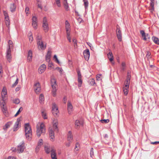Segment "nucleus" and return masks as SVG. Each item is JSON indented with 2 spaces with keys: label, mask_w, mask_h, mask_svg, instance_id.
Returning a JSON list of instances; mask_svg holds the SVG:
<instances>
[{
  "label": "nucleus",
  "mask_w": 159,
  "mask_h": 159,
  "mask_svg": "<svg viewBox=\"0 0 159 159\" xmlns=\"http://www.w3.org/2000/svg\"><path fill=\"white\" fill-rule=\"evenodd\" d=\"M58 122L57 120H54L53 121V128L50 127L49 129V132L50 137L51 139L53 140L54 138V131H58L57 127Z\"/></svg>",
  "instance_id": "obj_1"
},
{
  "label": "nucleus",
  "mask_w": 159,
  "mask_h": 159,
  "mask_svg": "<svg viewBox=\"0 0 159 159\" xmlns=\"http://www.w3.org/2000/svg\"><path fill=\"white\" fill-rule=\"evenodd\" d=\"M36 134L38 137H39L42 134L44 133L45 131V126L43 123L39 122L36 125Z\"/></svg>",
  "instance_id": "obj_2"
},
{
  "label": "nucleus",
  "mask_w": 159,
  "mask_h": 159,
  "mask_svg": "<svg viewBox=\"0 0 159 159\" xmlns=\"http://www.w3.org/2000/svg\"><path fill=\"white\" fill-rule=\"evenodd\" d=\"M25 132L26 138L30 140L32 136V130L29 123H26L25 125Z\"/></svg>",
  "instance_id": "obj_3"
},
{
  "label": "nucleus",
  "mask_w": 159,
  "mask_h": 159,
  "mask_svg": "<svg viewBox=\"0 0 159 159\" xmlns=\"http://www.w3.org/2000/svg\"><path fill=\"white\" fill-rule=\"evenodd\" d=\"M44 149L45 152L47 153H49L50 152H51V157L52 159H57L56 151L52 147H50L49 146H45L44 147Z\"/></svg>",
  "instance_id": "obj_4"
},
{
  "label": "nucleus",
  "mask_w": 159,
  "mask_h": 159,
  "mask_svg": "<svg viewBox=\"0 0 159 159\" xmlns=\"http://www.w3.org/2000/svg\"><path fill=\"white\" fill-rule=\"evenodd\" d=\"M51 86L52 87V92L53 96L55 97L56 95V92L57 90V85L56 81L54 79H52L51 80Z\"/></svg>",
  "instance_id": "obj_5"
},
{
  "label": "nucleus",
  "mask_w": 159,
  "mask_h": 159,
  "mask_svg": "<svg viewBox=\"0 0 159 159\" xmlns=\"http://www.w3.org/2000/svg\"><path fill=\"white\" fill-rule=\"evenodd\" d=\"M25 143L24 142L22 141L17 146L16 150L19 153H22L23 152L25 148Z\"/></svg>",
  "instance_id": "obj_6"
},
{
  "label": "nucleus",
  "mask_w": 159,
  "mask_h": 159,
  "mask_svg": "<svg viewBox=\"0 0 159 159\" xmlns=\"http://www.w3.org/2000/svg\"><path fill=\"white\" fill-rule=\"evenodd\" d=\"M52 113L54 116H57L59 113V111L58 110V107L55 103H52Z\"/></svg>",
  "instance_id": "obj_7"
},
{
  "label": "nucleus",
  "mask_w": 159,
  "mask_h": 159,
  "mask_svg": "<svg viewBox=\"0 0 159 159\" xmlns=\"http://www.w3.org/2000/svg\"><path fill=\"white\" fill-rule=\"evenodd\" d=\"M43 27L45 32H47L48 31V26L47 22V20L45 17L43 18Z\"/></svg>",
  "instance_id": "obj_8"
},
{
  "label": "nucleus",
  "mask_w": 159,
  "mask_h": 159,
  "mask_svg": "<svg viewBox=\"0 0 159 159\" xmlns=\"http://www.w3.org/2000/svg\"><path fill=\"white\" fill-rule=\"evenodd\" d=\"M34 89L36 94H39L41 92V88L39 82H38L34 85Z\"/></svg>",
  "instance_id": "obj_9"
},
{
  "label": "nucleus",
  "mask_w": 159,
  "mask_h": 159,
  "mask_svg": "<svg viewBox=\"0 0 159 159\" xmlns=\"http://www.w3.org/2000/svg\"><path fill=\"white\" fill-rule=\"evenodd\" d=\"M116 33L118 40L119 41H121L122 40L121 32L118 25L116 27Z\"/></svg>",
  "instance_id": "obj_10"
},
{
  "label": "nucleus",
  "mask_w": 159,
  "mask_h": 159,
  "mask_svg": "<svg viewBox=\"0 0 159 159\" xmlns=\"http://www.w3.org/2000/svg\"><path fill=\"white\" fill-rule=\"evenodd\" d=\"M22 119V118L21 117H20L17 119V121L16 122L13 128L14 131L17 130L18 129L19 127L20 126V125L19 124Z\"/></svg>",
  "instance_id": "obj_11"
},
{
  "label": "nucleus",
  "mask_w": 159,
  "mask_h": 159,
  "mask_svg": "<svg viewBox=\"0 0 159 159\" xmlns=\"http://www.w3.org/2000/svg\"><path fill=\"white\" fill-rule=\"evenodd\" d=\"M7 95V89L5 87H3L2 93V100L6 101L7 99V97L6 96Z\"/></svg>",
  "instance_id": "obj_12"
},
{
  "label": "nucleus",
  "mask_w": 159,
  "mask_h": 159,
  "mask_svg": "<svg viewBox=\"0 0 159 159\" xmlns=\"http://www.w3.org/2000/svg\"><path fill=\"white\" fill-rule=\"evenodd\" d=\"M12 47V46H10L9 48H8L7 52L6 57L7 61L9 62H11V58L10 49Z\"/></svg>",
  "instance_id": "obj_13"
},
{
  "label": "nucleus",
  "mask_w": 159,
  "mask_h": 159,
  "mask_svg": "<svg viewBox=\"0 0 159 159\" xmlns=\"http://www.w3.org/2000/svg\"><path fill=\"white\" fill-rule=\"evenodd\" d=\"M140 33L142 35L143 39V40L146 41L150 38L149 34H145L143 30H140Z\"/></svg>",
  "instance_id": "obj_14"
},
{
  "label": "nucleus",
  "mask_w": 159,
  "mask_h": 159,
  "mask_svg": "<svg viewBox=\"0 0 159 159\" xmlns=\"http://www.w3.org/2000/svg\"><path fill=\"white\" fill-rule=\"evenodd\" d=\"M32 25L34 29L37 28V19L35 16H33L32 18Z\"/></svg>",
  "instance_id": "obj_15"
},
{
  "label": "nucleus",
  "mask_w": 159,
  "mask_h": 159,
  "mask_svg": "<svg viewBox=\"0 0 159 159\" xmlns=\"http://www.w3.org/2000/svg\"><path fill=\"white\" fill-rule=\"evenodd\" d=\"M83 54L85 60H88L90 56V52L89 50L87 49L84 50L83 52Z\"/></svg>",
  "instance_id": "obj_16"
},
{
  "label": "nucleus",
  "mask_w": 159,
  "mask_h": 159,
  "mask_svg": "<svg viewBox=\"0 0 159 159\" xmlns=\"http://www.w3.org/2000/svg\"><path fill=\"white\" fill-rule=\"evenodd\" d=\"M37 45L38 46V48L40 49L44 50L46 48V45H44L43 44V41H39L37 42Z\"/></svg>",
  "instance_id": "obj_17"
},
{
  "label": "nucleus",
  "mask_w": 159,
  "mask_h": 159,
  "mask_svg": "<svg viewBox=\"0 0 159 159\" xmlns=\"http://www.w3.org/2000/svg\"><path fill=\"white\" fill-rule=\"evenodd\" d=\"M46 67V66L44 64H43L41 65L38 69V72L40 74H42L44 72Z\"/></svg>",
  "instance_id": "obj_18"
},
{
  "label": "nucleus",
  "mask_w": 159,
  "mask_h": 159,
  "mask_svg": "<svg viewBox=\"0 0 159 159\" xmlns=\"http://www.w3.org/2000/svg\"><path fill=\"white\" fill-rule=\"evenodd\" d=\"M83 121L81 120H76L75 121V127L76 129L79 128L80 125L83 124Z\"/></svg>",
  "instance_id": "obj_19"
},
{
  "label": "nucleus",
  "mask_w": 159,
  "mask_h": 159,
  "mask_svg": "<svg viewBox=\"0 0 159 159\" xmlns=\"http://www.w3.org/2000/svg\"><path fill=\"white\" fill-rule=\"evenodd\" d=\"M67 140L68 142H72L73 140V137L71 131L68 132L67 134Z\"/></svg>",
  "instance_id": "obj_20"
},
{
  "label": "nucleus",
  "mask_w": 159,
  "mask_h": 159,
  "mask_svg": "<svg viewBox=\"0 0 159 159\" xmlns=\"http://www.w3.org/2000/svg\"><path fill=\"white\" fill-rule=\"evenodd\" d=\"M73 107L70 102H68L67 103V109L69 114H71L72 111Z\"/></svg>",
  "instance_id": "obj_21"
},
{
  "label": "nucleus",
  "mask_w": 159,
  "mask_h": 159,
  "mask_svg": "<svg viewBox=\"0 0 159 159\" xmlns=\"http://www.w3.org/2000/svg\"><path fill=\"white\" fill-rule=\"evenodd\" d=\"M109 52L107 54L108 57L111 62H112L113 60V57L111 51L110 49H108Z\"/></svg>",
  "instance_id": "obj_22"
},
{
  "label": "nucleus",
  "mask_w": 159,
  "mask_h": 159,
  "mask_svg": "<svg viewBox=\"0 0 159 159\" xmlns=\"http://www.w3.org/2000/svg\"><path fill=\"white\" fill-rule=\"evenodd\" d=\"M12 124V122L9 121L7 122L3 127V129L5 131H6L8 128Z\"/></svg>",
  "instance_id": "obj_23"
},
{
  "label": "nucleus",
  "mask_w": 159,
  "mask_h": 159,
  "mask_svg": "<svg viewBox=\"0 0 159 159\" xmlns=\"http://www.w3.org/2000/svg\"><path fill=\"white\" fill-rule=\"evenodd\" d=\"M51 52L50 51H48L47 54L46 56V60L47 62H49L50 61Z\"/></svg>",
  "instance_id": "obj_24"
},
{
  "label": "nucleus",
  "mask_w": 159,
  "mask_h": 159,
  "mask_svg": "<svg viewBox=\"0 0 159 159\" xmlns=\"http://www.w3.org/2000/svg\"><path fill=\"white\" fill-rule=\"evenodd\" d=\"M154 0H151V2L150 3V10H151V11L152 12L154 10Z\"/></svg>",
  "instance_id": "obj_25"
},
{
  "label": "nucleus",
  "mask_w": 159,
  "mask_h": 159,
  "mask_svg": "<svg viewBox=\"0 0 159 159\" xmlns=\"http://www.w3.org/2000/svg\"><path fill=\"white\" fill-rule=\"evenodd\" d=\"M66 30V31H70V26L69 23L67 20L65 22Z\"/></svg>",
  "instance_id": "obj_26"
},
{
  "label": "nucleus",
  "mask_w": 159,
  "mask_h": 159,
  "mask_svg": "<svg viewBox=\"0 0 159 159\" xmlns=\"http://www.w3.org/2000/svg\"><path fill=\"white\" fill-rule=\"evenodd\" d=\"M129 87L127 86L126 87H125V86H124L123 88V91L124 92V94L125 95H126L128 93L129 90Z\"/></svg>",
  "instance_id": "obj_27"
},
{
  "label": "nucleus",
  "mask_w": 159,
  "mask_h": 159,
  "mask_svg": "<svg viewBox=\"0 0 159 159\" xmlns=\"http://www.w3.org/2000/svg\"><path fill=\"white\" fill-rule=\"evenodd\" d=\"M5 21L6 24L7 26H8L10 24V21L9 17L8 16H6L5 14Z\"/></svg>",
  "instance_id": "obj_28"
},
{
  "label": "nucleus",
  "mask_w": 159,
  "mask_h": 159,
  "mask_svg": "<svg viewBox=\"0 0 159 159\" xmlns=\"http://www.w3.org/2000/svg\"><path fill=\"white\" fill-rule=\"evenodd\" d=\"M43 144V140L42 139H40L39 140L37 146L36 148V150H37L39 149L41 145Z\"/></svg>",
  "instance_id": "obj_29"
},
{
  "label": "nucleus",
  "mask_w": 159,
  "mask_h": 159,
  "mask_svg": "<svg viewBox=\"0 0 159 159\" xmlns=\"http://www.w3.org/2000/svg\"><path fill=\"white\" fill-rule=\"evenodd\" d=\"M16 6L15 5L14 3H12L11 4L10 6V9L11 12H14L16 9Z\"/></svg>",
  "instance_id": "obj_30"
},
{
  "label": "nucleus",
  "mask_w": 159,
  "mask_h": 159,
  "mask_svg": "<svg viewBox=\"0 0 159 159\" xmlns=\"http://www.w3.org/2000/svg\"><path fill=\"white\" fill-rule=\"evenodd\" d=\"M2 102H0V104L2 108V111H5L6 110V108L5 107V105L6 104L5 101L2 100Z\"/></svg>",
  "instance_id": "obj_31"
},
{
  "label": "nucleus",
  "mask_w": 159,
  "mask_h": 159,
  "mask_svg": "<svg viewBox=\"0 0 159 159\" xmlns=\"http://www.w3.org/2000/svg\"><path fill=\"white\" fill-rule=\"evenodd\" d=\"M28 36L29 37V41L31 42L33 40V37L32 36V34L31 31H30L28 33Z\"/></svg>",
  "instance_id": "obj_32"
},
{
  "label": "nucleus",
  "mask_w": 159,
  "mask_h": 159,
  "mask_svg": "<svg viewBox=\"0 0 159 159\" xmlns=\"http://www.w3.org/2000/svg\"><path fill=\"white\" fill-rule=\"evenodd\" d=\"M152 39L156 44L159 45V40L158 38L153 37H152Z\"/></svg>",
  "instance_id": "obj_33"
},
{
  "label": "nucleus",
  "mask_w": 159,
  "mask_h": 159,
  "mask_svg": "<svg viewBox=\"0 0 159 159\" xmlns=\"http://www.w3.org/2000/svg\"><path fill=\"white\" fill-rule=\"evenodd\" d=\"M130 79H126L125 82V83L126 84L125 85V86L126 87L127 86L129 87L130 84Z\"/></svg>",
  "instance_id": "obj_34"
},
{
  "label": "nucleus",
  "mask_w": 159,
  "mask_h": 159,
  "mask_svg": "<svg viewBox=\"0 0 159 159\" xmlns=\"http://www.w3.org/2000/svg\"><path fill=\"white\" fill-rule=\"evenodd\" d=\"M44 100V97L43 95L42 94H40L39 97V102H41Z\"/></svg>",
  "instance_id": "obj_35"
},
{
  "label": "nucleus",
  "mask_w": 159,
  "mask_h": 159,
  "mask_svg": "<svg viewBox=\"0 0 159 159\" xmlns=\"http://www.w3.org/2000/svg\"><path fill=\"white\" fill-rule=\"evenodd\" d=\"M122 67L121 71H124L125 69L126 64L125 62H122L121 64Z\"/></svg>",
  "instance_id": "obj_36"
},
{
  "label": "nucleus",
  "mask_w": 159,
  "mask_h": 159,
  "mask_svg": "<svg viewBox=\"0 0 159 159\" xmlns=\"http://www.w3.org/2000/svg\"><path fill=\"white\" fill-rule=\"evenodd\" d=\"M82 77L78 78V81L79 82V84L78 86L79 87H80L81 86V84L82 83V81L81 79Z\"/></svg>",
  "instance_id": "obj_37"
},
{
  "label": "nucleus",
  "mask_w": 159,
  "mask_h": 159,
  "mask_svg": "<svg viewBox=\"0 0 159 159\" xmlns=\"http://www.w3.org/2000/svg\"><path fill=\"white\" fill-rule=\"evenodd\" d=\"M73 42L74 43V46L75 48H77V41L75 39H73Z\"/></svg>",
  "instance_id": "obj_38"
},
{
  "label": "nucleus",
  "mask_w": 159,
  "mask_h": 159,
  "mask_svg": "<svg viewBox=\"0 0 159 159\" xmlns=\"http://www.w3.org/2000/svg\"><path fill=\"white\" fill-rule=\"evenodd\" d=\"M42 38L41 36L39 35H38L36 37V39H37V42H38L39 41H42Z\"/></svg>",
  "instance_id": "obj_39"
},
{
  "label": "nucleus",
  "mask_w": 159,
  "mask_h": 159,
  "mask_svg": "<svg viewBox=\"0 0 159 159\" xmlns=\"http://www.w3.org/2000/svg\"><path fill=\"white\" fill-rule=\"evenodd\" d=\"M83 2H84L85 8H86L88 7V2L87 0H83Z\"/></svg>",
  "instance_id": "obj_40"
},
{
  "label": "nucleus",
  "mask_w": 159,
  "mask_h": 159,
  "mask_svg": "<svg viewBox=\"0 0 159 159\" xmlns=\"http://www.w3.org/2000/svg\"><path fill=\"white\" fill-rule=\"evenodd\" d=\"M55 3L58 7H60L61 6L60 0H55Z\"/></svg>",
  "instance_id": "obj_41"
},
{
  "label": "nucleus",
  "mask_w": 159,
  "mask_h": 159,
  "mask_svg": "<svg viewBox=\"0 0 159 159\" xmlns=\"http://www.w3.org/2000/svg\"><path fill=\"white\" fill-rule=\"evenodd\" d=\"M13 102L14 103L18 104L20 103V100L18 98H16L14 100Z\"/></svg>",
  "instance_id": "obj_42"
},
{
  "label": "nucleus",
  "mask_w": 159,
  "mask_h": 159,
  "mask_svg": "<svg viewBox=\"0 0 159 159\" xmlns=\"http://www.w3.org/2000/svg\"><path fill=\"white\" fill-rule=\"evenodd\" d=\"M64 8L66 11H69L70 10V8L68 6V4L64 5Z\"/></svg>",
  "instance_id": "obj_43"
},
{
  "label": "nucleus",
  "mask_w": 159,
  "mask_h": 159,
  "mask_svg": "<svg viewBox=\"0 0 159 159\" xmlns=\"http://www.w3.org/2000/svg\"><path fill=\"white\" fill-rule=\"evenodd\" d=\"M42 115L44 119H47L46 114L44 111L42 112Z\"/></svg>",
  "instance_id": "obj_44"
},
{
  "label": "nucleus",
  "mask_w": 159,
  "mask_h": 159,
  "mask_svg": "<svg viewBox=\"0 0 159 159\" xmlns=\"http://www.w3.org/2000/svg\"><path fill=\"white\" fill-rule=\"evenodd\" d=\"M100 121L102 123H107L109 122V119L102 120Z\"/></svg>",
  "instance_id": "obj_45"
},
{
  "label": "nucleus",
  "mask_w": 159,
  "mask_h": 159,
  "mask_svg": "<svg viewBox=\"0 0 159 159\" xmlns=\"http://www.w3.org/2000/svg\"><path fill=\"white\" fill-rule=\"evenodd\" d=\"M48 62V68H50L51 69L52 68V66L53 65V64L52 63V62H51L50 61L49 62Z\"/></svg>",
  "instance_id": "obj_46"
},
{
  "label": "nucleus",
  "mask_w": 159,
  "mask_h": 159,
  "mask_svg": "<svg viewBox=\"0 0 159 159\" xmlns=\"http://www.w3.org/2000/svg\"><path fill=\"white\" fill-rule=\"evenodd\" d=\"M32 52L31 50H30L28 51L27 57H32Z\"/></svg>",
  "instance_id": "obj_47"
},
{
  "label": "nucleus",
  "mask_w": 159,
  "mask_h": 159,
  "mask_svg": "<svg viewBox=\"0 0 159 159\" xmlns=\"http://www.w3.org/2000/svg\"><path fill=\"white\" fill-rule=\"evenodd\" d=\"M20 110H21V111H22V107H20V108L19 109L17 113L15 115V116H15L16 117V116H17L19 114V113H20Z\"/></svg>",
  "instance_id": "obj_48"
},
{
  "label": "nucleus",
  "mask_w": 159,
  "mask_h": 159,
  "mask_svg": "<svg viewBox=\"0 0 159 159\" xmlns=\"http://www.w3.org/2000/svg\"><path fill=\"white\" fill-rule=\"evenodd\" d=\"M18 79L17 78L15 83L12 85V87H14L18 84Z\"/></svg>",
  "instance_id": "obj_49"
},
{
  "label": "nucleus",
  "mask_w": 159,
  "mask_h": 159,
  "mask_svg": "<svg viewBox=\"0 0 159 159\" xmlns=\"http://www.w3.org/2000/svg\"><path fill=\"white\" fill-rule=\"evenodd\" d=\"M90 155L91 157H92L94 155V152L93 151V148H91L90 151Z\"/></svg>",
  "instance_id": "obj_50"
},
{
  "label": "nucleus",
  "mask_w": 159,
  "mask_h": 159,
  "mask_svg": "<svg viewBox=\"0 0 159 159\" xmlns=\"http://www.w3.org/2000/svg\"><path fill=\"white\" fill-rule=\"evenodd\" d=\"M80 148V144L78 143H77L75 145V149H76V148H77L76 149V150H78V148Z\"/></svg>",
  "instance_id": "obj_51"
},
{
  "label": "nucleus",
  "mask_w": 159,
  "mask_h": 159,
  "mask_svg": "<svg viewBox=\"0 0 159 159\" xmlns=\"http://www.w3.org/2000/svg\"><path fill=\"white\" fill-rule=\"evenodd\" d=\"M90 84L92 85H93L95 83V81L93 79H90Z\"/></svg>",
  "instance_id": "obj_52"
},
{
  "label": "nucleus",
  "mask_w": 159,
  "mask_h": 159,
  "mask_svg": "<svg viewBox=\"0 0 159 159\" xmlns=\"http://www.w3.org/2000/svg\"><path fill=\"white\" fill-rule=\"evenodd\" d=\"M53 58L55 59V61L58 64L60 63V62L57 58V56L56 55H54Z\"/></svg>",
  "instance_id": "obj_53"
},
{
  "label": "nucleus",
  "mask_w": 159,
  "mask_h": 159,
  "mask_svg": "<svg viewBox=\"0 0 159 159\" xmlns=\"http://www.w3.org/2000/svg\"><path fill=\"white\" fill-rule=\"evenodd\" d=\"M130 73L129 71H128L127 73V76L126 78L130 79Z\"/></svg>",
  "instance_id": "obj_54"
},
{
  "label": "nucleus",
  "mask_w": 159,
  "mask_h": 159,
  "mask_svg": "<svg viewBox=\"0 0 159 159\" xmlns=\"http://www.w3.org/2000/svg\"><path fill=\"white\" fill-rule=\"evenodd\" d=\"M29 8L27 7H25V12L26 14L29 13Z\"/></svg>",
  "instance_id": "obj_55"
},
{
  "label": "nucleus",
  "mask_w": 159,
  "mask_h": 159,
  "mask_svg": "<svg viewBox=\"0 0 159 159\" xmlns=\"http://www.w3.org/2000/svg\"><path fill=\"white\" fill-rule=\"evenodd\" d=\"M77 73L78 78L82 77L80 72L79 70H78L77 71Z\"/></svg>",
  "instance_id": "obj_56"
},
{
  "label": "nucleus",
  "mask_w": 159,
  "mask_h": 159,
  "mask_svg": "<svg viewBox=\"0 0 159 159\" xmlns=\"http://www.w3.org/2000/svg\"><path fill=\"white\" fill-rule=\"evenodd\" d=\"M8 44H9V46H12V48H13V45H12V44H13V42H12L11 41V40H9V42H8Z\"/></svg>",
  "instance_id": "obj_57"
},
{
  "label": "nucleus",
  "mask_w": 159,
  "mask_h": 159,
  "mask_svg": "<svg viewBox=\"0 0 159 159\" xmlns=\"http://www.w3.org/2000/svg\"><path fill=\"white\" fill-rule=\"evenodd\" d=\"M102 75L101 74H98L96 75L97 80H99L100 78V77L102 76Z\"/></svg>",
  "instance_id": "obj_58"
},
{
  "label": "nucleus",
  "mask_w": 159,
  "mask_h": 159,
  "mask_svg": "<svg viewBox=\"0 0 159 159\" xmlns=\"http://www.w3.org/2000/svg\"><path fill=\"white\" fill-rule=\"evenodd\" d=\"M56 69L57 70H58L61 73L62 72V69L61 68H60L58 67H57L56 68Z\"/></svg>",
  "instance_id": "obj_59"
},
{
  "label": "nucleus",
  "mask_w": 159,
  "mask_h": 159,
  "mask_svg": "<svg viewBox=\"0 0 159 159\" xmlns=\"http://www.w3.org/2000/svg\"><path fill=\"white\" fill-rule=\"evenodd\" d=\"M32 60V57H27V60L29 62H30Z\"/></svg>",
  "instance_id": "obj_60"
},
{
  "label": "nucleus",
  "mask_w": 159,
  "mask_h": 159,
  "mask_svg": "<svg viewBox=\"0 0 159 159\" xmlns=\"http://www.w3.org/2000/svg\"><path fill=\"white\" fill-rule=\"evenodd\" d=\"M38 7L39 8L41 9H42V7L41 3H38Z\"/></svg>",
  "instance_id": "obj_61"
},
{
  "label": "nucleus",
  "mask_w": 159,
  "mask_h": 159,
  "mask_svg": "<svg viewBox=\"0 0 159 159\" xmlns=\"http://www.w3.org/2000/svg\"><path fill=\"white\" fill-rule=\"evenodd\" d=\"M5 159H16V157H9L7 158H5Z\"/></svg>",
  "instance_id": "obj_62"
},
{
  "label": "nucleus",
  "mask_w": 159,
  "mask_h": 159,
  "mask_svg": "<svg viewBox=\"0 0 159 159\" xmlns=\"http://www.w3.org/2000/svg\"><path fill=\"white\" fill-rule=\"evenodd\" d=\"M70 31H66V34H67V37H70Z\"/></svg>",
  "instance_id": "obj_63"
},
{
  "label": "nucleus",
  "mask_w": 159,
  "mask_h": 159,
  "mask_svg": "<svg viewBox=\"0 0 159 159\" xmlns=\"http://www.w3.org/2000/svg\"><path fill=\"white\" fill-rule=\"evenodd\" d=\"M72 142H68V143H66V147H69L70 146V143H71Z\"/></svg>",
  "instance_id": "obj_64"
}]
</instances>
